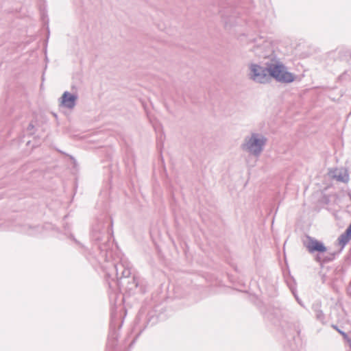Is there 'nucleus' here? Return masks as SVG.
<instances>
[{
    "mask_svg": "<svg viewBox=\"0 0 351 351\" xmlns=\"http://www.w3.org/2000/svg\"><path fill=\"white\" fill-rule=\"evenodd\" d=\"M249 77L256 83L266 84L271 77L277 82L289 84L293 82L295 76L293 73L287 71V68L282 63L269 64L267 66H262L258 64L250 65Z\"/></svg>",
    "mask_w": 351,
    "mask_h": 351,
    "instance_id": "obj_1",
    "label": "nucleus"
},
{
    "mask_svg": "<svg viewBox=\"0 0 351 351\" xmlns=\"http://www.w3.org/2000/svg\"><path fill=\"white\" fill-rule=\"evenodd\" d=\"M335 258V254H330L329 255L321 256L317 255L315 258L316 261L320 263H325L332 261Z\"/></svg>",
    "mask_w": 351,
    "mask_h": 351,
    "instance_id": "obj_9",
    "label": "nucleus"
},
{
    "mask_svg": "<svg viewBox=\"0 0 351 351\" xmlns=\"http://www.w3.org/2000/svg\"><path fill=\"white\" fill-rule=\"evenodd\" d=\"M351 239V223L347 228L346 231L338 238L339 244L343 247Z\"/></svg>",
    "mask_w": 351,
    "mask_h": 351,
    "instance_id": "obj_7",
    "label": "nucleus"
},
{
    "mask_svg": "<svg viewBox=\"0 0 351 351\" xmlns=\"http://www.w3.org/2000/svg\"><path fill=\"white\" fill-rule=\"evenodd\" d=\"M319 307L320 306L319 304H314L313 308L315 314L316 319L324 324L325 320V315Z\"/></svg>",
    "mask_w": 351,
    "mask_h": 351,
    "instance_id": "obj_8",
    "label": "nucleus"
},
{
    "mask_svg": "<svg viewBox=\"0 0 351 351\" xmlns=\"http://www.w3.org/2000/svg\"><path fill=\"white\" fill-rule=\"evenodd\" d=\"M267 142V138L263 134L252 132L250 135L244 138L241 149L248 154L258 158L263 152Z\"/></svg>",
    "mask_w": 351,
    "mask_h": 351,
    "instance_id": "obj_2",
    "label": "nucleus"
},
{
    "mask_svg": "<svg viewBox=\"0 0 351 351\" xmlns=\"http://www.w3.org/2000/svg\"><path fill=\"white\" fill-rule=\"evenodd\" d=\"M96 232H97V231L95 229H93V237L95 238V239L99 241L100 237L96 234Z\"/></svg>",
    "mask_w": 351,
    "mask_h": 351,
    "instance_id": "obj_13",
    "label": "nucleus"
},
{
    "mask_svg": "<svg viewBox=\"0 0 351 351\" xmlns=\"http://www.w3.org/2000/svg\"><path fill=\"white\" fill-rule=\"evenodd\" d=\"M341 58L345 61H350L351 60V51L346 49L342 51Z\"/></svg>",
    "mask_w": 351,
    "mask_h": 351,
    "instance_id": "obj_11",
    "label": "nucleus"
},
{
    "mask_svg": "<svg viewBox=\"0 0 351 351\" xmlns=\"http://www.w3.org/2000/svg\"><path fill=\"white\" fill-rule=\"evenodd\" d=\"M77 99V96L68 91L64 92L61 97V105L68 109H73Z\"/></svg>",
    "mask_w": 351,
    "mask_h": 351,
    "instance_id": "obj_6",
    "label": "nucleus"
},
{
    "mask_svg": "<svg viewBox=\"0 0 351 351\" xmlns=\"http://www.w3.org/2000/svg\"><path fill=\"white\" fill-rule=\"evenodd\" d=\"M332 327H333L335 330H337V331H338V330H339V329L337 328V326L332 325Z\"/></svg>",
    "mask_w": 351,
    "mask_h": 351,
    "instance_id": "obj_17",
    "label": "nucleus"
},
{
    "mask_svg": "<svg viewBox=\"0 0 351 351\" xmlns=\"http://www.w3.org/2000/svg\"><path fill=\"white\" fill-rule=\"evenodd\" d=\"M132 274V276L121 278L118 282V285L129 294L135 293L136 290L142 293L144 292L141 278L135 274Z\"/></svg>",
    "mask_w": 351,
    "mask_h": 351,
    "instance_id": "obj_4",
    "label": "nucleus"
},
{
    "mask_svg": "<svg viewBox=\"0 0 351 351\" xmlns=\"http://www.w3.org/2000/svg\"><path fill=\"white\" fill-rule=\"evenodd\" d=\"M304 245L311 254L315 252L323 253L326 251V247L322 242L309 236H307V241L304 243Z\"/></svg>",
    "mask_w": 351,
    "mask_h": 351,
    "instance_id": "obj_5",
    "label": "nucleus"
},
{
    "mask_svg": "<svg viewBox=\"0 0 351 351\" xmlns=\"http://www.w3.org/2000/svg\"><path fill=\"white\" fill-rule=\"evenodd\" d=\"M106 271V275L112 277L114 274L117 278V283L121 278L130 277L132 275V265L125 258H121L117 263H113L110 265L104 266Z\"/></svg>",
    "mask_w": 351,
    "mask_h": 351,
    "instance_id": "obj_3",
    "label": "nucleus"
},
{
    "mask_svg": "<svg viewBox=\"0 0 351 351\" xmlns=\"http://www.w3.org/2000/svg\"><path fill=\"white\" fill-rule=\"evenodd\" d=\"M7 229H8V230H14L13 228H8Z\"/></svg>",
    "mask_w": 351,
    "mask_h": 351,
    "instance_id": "obj_19",
    "label": "nucleus"
},
{
    "mask_svg": "<svg viewBox=\"0 0 351 351\" xmlns=\"http://www.w3.org/2000/svg\"><path fill=\"white\" fill-rule=\"evenodd\" d=\"M99 248H100L101 252H104V251L106 250V249L105 247H102V246H99Z\"/></svg>",
    "mask_w": 351,
    "mask_h": 351,
    "instance_id": "obj_15",
    "label": "nucleus"
},
{
    "mask_svg": "<svg viewBox=\"0 0 351 351\" xmlns=\"http://www.w3.org/2000/svg\"><path fill=\"white\" fill-rule=\"evenodd\" d=\"M290 289H291V290L292 293L295 295L294 289H293L292 287H290Z\"/></svg>",
    "mask_w": 351,
    "mask_h": 351,
    "instance_id": "obj_18",
    "label": "nucleus"
},
{
    "mask_svg": "<svg viewBox=\"0 0 351 351\" xmlns=\"http://www.w3.org/2000/svg\"><path fill=\"white\" fill-rule=\"evenodd\" d=\"M116 337H109L106 345V351H113V349L116 345Z\"/></svg>",
    "mask_w": 351,
    "mask_h": 351,
    "instance_id": "obj_10",
    "label": "nucleus"
},
{
    "mask_svg": "<svg viewBox=\"0 0 351 351\" xmlns=\"http://www.w3.org/2000/svg\"><path fill=\"white\" fill-rule=\"evenodd\" d=\"M335 177L339 181L346 182L348 180V176L346 172L343 174L341 173H339V174H335Z\"/></svg>",
    "mask_w": 351,
    "mask_h": 351,
    "instance_id": "obj_12",
    "label": "nucleus"
},
{
    "mask_svg": "<svg viewBox=\"0 0 351 351\" xmlns=\"http://www.w3.org/2000/svg\"><path fill=\"white\" fill-rule=\"evenodd\" d=\"M338 332H339V333H340V334H341V335L344 338H347V337H348V335H347L345 332H343V331L341 330L340 329H339V330H338Z\"/></svg>",
    "mask_w": 351,
    "mask_h": 351,
    "instance_id": "obj_14",
    "label": "nucleus"
},
{
    "mask_svg": "<svg viewBox=\"0 0 351 351\" xmlns=\"http://www.w3.org/2000/svg\"><path fill=\"white\" fill-rule=\"evenodd\" d=\"M34 128V125H33L32 123H30V124L29 125V126H28V129H32V128Z\"/></svg>",
    "mask_w": 351,
    "mask_h": 351,
    "instance_id": "obj_16",
    "label": "nucleus"
}]
</instances>
